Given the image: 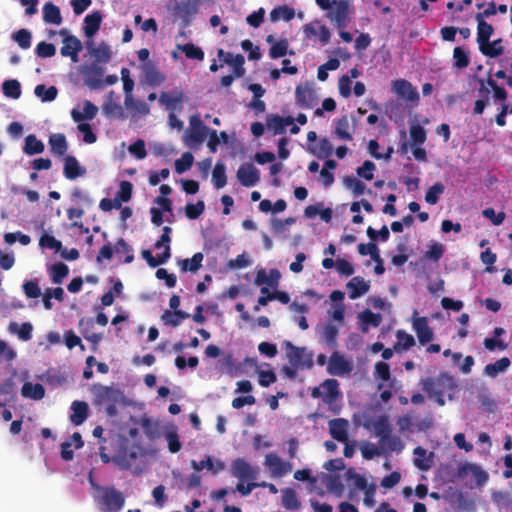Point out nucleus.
<instances>
[{
    "label": "nucleus",
    "mask_w": 512,
    "mask_h": 512,
    "mask_svg": "<svg viewBox=\"0 0 512 512\" xmlns=\"http://www.w3.org/2000/svg\"><path fill=\"white\" fill-rule=\"evenodd\" d=\"M190 315L183 311V310H176V311H170L166 310L162 316V321L171 327H177L181 324V322L187 318H189Z\"/></svg>",
    "instance_id": "c756f323"
},
{
    "label": "nucleus",
    "mask_w": 512,
    "mask_h": 512,
    "mask_svg": "<svg viewBox=\"0 0 512 512\" xmlns=\"http://www.w3.org/2000/svg\"><path fill=\"white\" fill-rule=\"evenodd\" d=\"M453 60H454V67L458 69H463L468 67L470 63L469 55L466 50H464L462 47L457 46L453 50Z\"/></svg>",
    "instance_id": "49530a36"
},
{
    "label": "nucleus",
    "mask_w": 512,
    "mask_h": 512,
    "mask_svg": "<svg viewBox=\"0 0 512 512\" xmlns=\"http://www.w3.org/2000/svg\"><path fill=\"white\" fill-rule=\"evenodd\" d=\"M502 40L496 39L493 42H487L479 46L481 53L487 57L494 58L503 54L504 47L501 45Z\"/></svg>",
    "instance_id": "c9c22d12"
},
{
    "label": "nucleus",
    "mask_w": 512,
    "mask_h": 512,
    "mask_svg": "<svg viewBox=\"0 0 512 512\" xmlns=\"http://www.w3.org/2000/svg\"><path fill=\"white\" fill-rule=\"evenodd\" d=\"M334 134L342 141L353 140V132L350 129V119L348 115H343L334 120Z\"/></svg>",
    "instance_id": "6ab92c4d"
},
{
    "label": "nucleus",
    "mask_w": 512,
    "mask_h": 512,
    "mask_svg": "<svg viewBox=\"0 0 512 512\" xmlns=\"http://www.w3.org/2000/svg\"><path fill=\"white\" fill-rule=\"evenodd\" d=\"M375 377L387 382L390 380L391 373H390V366L383 361H379L375 364Z\"/></svg>",
    "instance_id": "774afa93"
},
{
    "label": "nucleus",
    "mask_w": 512,
    "mask_h": 512,
    "mask_svg": "<svg viewBox=\"0 0 512 512\" xmlns=\"http://www.w3.org/2000/svg\"><path fill=\"white\" fill-rule=\"evenodd\" d=\"M477 22V42L479 46L488 42L494 33L493 26L485 20L475 19Z\"/></svg>",
    "instance_id": "473e14b6"
},
{
    "label": "nucleus",
    "mask_w": 512,
    "mask_h": 512,
    "mask_svg": "<svg viewBox=\"0 0 512 512\" xmlns=\"http://www.w3.org/2000/svg\"><path fill=\"white\" fill-rule=\"evenodd\" d=\"M413 329L420 344L425 345L433 339V331L428 325L426 317H417L413 320Z\"/></svg>",
    "instance_id": "a211bd4d"
},
{
    "label": "nucleus",
    "mask_w": 512,
    "mask_h": 512,
    "mask_svg": "<svg viewBox=\"0 0 512 512\" xmlns=\"http://www.w3.org/2000/svg\"><path fill=\"white\" fill-rule=\"evenodd\" d=\"M102 495L98 497L97 503L103 512H119L125 505L123 493L114 487H99Z\"/></svg>",
    "instance_id": "7ed1b4c3"
},
{
    "label": "nucleus",
    "mask_w": 512,
    "mask_h": 512,
    "mask_svg": "<svg viewBox=\"0 0 512 512\" xmlns=\"http://www.w3.org/2000/svg\"><path fill=\"white\" fill-rule=\"evenodd\" d=\"M113 95L114 92L110 91L104 104L102 105V111L107 117L122 118L124 116L123 108L119 103H116L113 100Z\"/></svg>",
    "instance_id": "a878e982"
},
{
    "label": "nucleus",
    "mask_w": 512,
    "mask_h": 512,
    "mask_svg": "<svg viewBox=\"0 0 512 512\" xmlns=\"http://www.w3.org/2000/svg\"><path fill=\"white\" fill-rule=\"evenodd\" d=\"M397 343L394 346L396 351L408 350L415 345V339L411 334L406 333L404 330H398L396 333Z\"/></svg>",
    "instance_id": "c03bdc74"
},
{
    "label": "nucleus",
    "mask_w": 512,
    "mask_h": 512,
    "mask_svg": "<svg viewBox=\"0 0 512 512\" xmlns=\"http://www.w3.org/2000/svg\"><path fill=\"white\" fill-rule=\"evenodd\" d=\"M294 16V9L287 5L278 6L270 12V19L273 22L279 21L280 19L289 22L294 18Z\"/></svg>",
    "instance_id": "e433bc0d"
},
{
    "label": "nucleus",
    "mask_w": 512,
    "mask_h": 512,
    "mask_svg": "<svg viewBox=\"0 0 512 512\" xmlns=\"http://www.w3.org/2000/svg\"><path fill=\"white\" fill-rule=\"evenodd\" d=\"M380 444L390 451L401 452L404 448L400 437L395 435L382 436V442Z\"/></svg>",
    "instance_id": "864d4df0"
},
{
    "label": "nucleus",
    "mask_w": 512,
    "mask_h": 512,
    "mask_svg": "<svg viewBox=\"0 0 512 512\" xmlns=\"http://www.w3.org/2000/svg\"><path fill=\"white\" fill-rule=\"evenodd\" d=\"M13 39L22 49H28L31 46V33L27 29H20L15 32Z\"/></svg>",
    "instance_id": "680f3d73"
},
{
    "label": "nucleus",
    "mask_w": 512,
    "mask_h": 512,
    "mask_svg": "<svg viewBox=\"0 0 512 512\" xmlns=\"http://www.w3.org/2000/svg\"><path fill=\"white\" fill-rule=\"evenodd\" d=\"M510 364L511 361L508 357H502L494 363L487 364L484 367V374L491 378H495L499 373L507 370Z\"/></svg>",
    "instance_id": "cd10ccee"
},
{
    "label": "nucleus",
    "mask_w": 512,
    "mask_h": 512,
    "mask_svg": "<svg viewBox=\"0 0 512 512\" xmlns=\"http://www.w3.org/2000/svg\"><path fill=\"white\" fill-rule=\"evenodd\" d=\"M410 137L414 144L421 145L426 141V131L420 125H412L410 127Z\"/></svg>",
    "instance_id": "338daca9"
},
{
    "label": "nucleus",
    "mask_w": 512,
    "mask_h": 512,
    "mask_svg": "<svg viewBox=\"0 0 512 512\" xmlns=\"http://www.w3.org/2000/svg\"><path fill=\"white\" fill-rule=\"evenodd\" d=\"M327 490L336 496H342L344 492V485L339 475H327L324 480Z\"/></svg>",
    "instance_id": "a19ab883"
},
{
    "label": "nucleus",
    "mask_w": 512,
    "mask_h": 512,
    "mask_svg": "<svg viewBox=\"0 0 512 512\" xmlns=\"http://www.w3.org/2000/svg\"><path fill=\"white\" fill-rule=\"evenodd\" d=\"M71 409L72 414L70 415V421L75 426L83 424L88 417V404L84 401H74L71 405Z\"/></svg>",
    "instance_id": "b1692460"
},
{
    "label": "nucleus",
    "mask_w": 512,
    "mask_h": 512,
    "mask_svg": "<svg viewBox=\"0 0 512 512\" xmlns=\"http://www.w3.org/2000/svg\"><path fill=\"white\" fill-rule=\"evenodd\" d=\"M43 19L46 23L60 25L62 16L59 7L52 2H47L43 7Z\"/></svg>",
    "instance_id": "c85d7f7f"
},
{
    "label": "nucleus",
    "mask_w": 512,
    "mask_h": 512,
    "mask_svg": "<svg viewBox=\"0 0 512 512\" xmlns=\"http://www.w3.org/2000/svg\"><path fill=\"white\" fill-rule=\"evenodd\" d=\"M85 173L86 170L81 167L78 160L74 156L68 155L64 158L63 174L67 179L74 180L83 176Z\"/></svg>",
    "instance_id": "aec40b11"
},
{
    "label": "nucleus",
    "mask_w": 512,
    "mask_h": 512,
    "mask_svg": "<svg viewBox=\"0 0 512 512\" xmlns=\"http://www.w3.org/2000/svg\"><path fill=\"white\" fill-rule=\"evenodd\" d=\"M189 124L190 127L184 135L186 145L192 147L202 144L209 133V128L203 123L199 115H192Z\"/></svg>",
    "instance_id": "20e7f679"
},
{
    "label": "nucleus",
    "mask_w": 512,
    "mask_h": 512,
    "mask_svg": "<svg viewBox=\"0 0 512 512\" xmlns=\"http://www.w3.org/2000/svg\"><path fill=\"white\" fill-rule=\"evenodd\" d=\"M303 32L308 39H315L319 35V41L322 46L329 43L331 33L329 29L319 23V21L310 22L303 26Z\"/></svg>",
    "instance_id": "ddd939ff"
},
{
    "label": "nucleus",
    "mask_w": 512,
    "mask_h": 512,
    "mask_svg": "<svg viewBox=\"0 0 512 512\" xmlns=\"http://www.w3.org/2000/svg\"><path fill=\"white\" fill-rule=\"evenodd\" d=\"M237 179L244 187H253L260 180L259 170L251 163L242 164L237 171Z\"/></svg>",
    "instance_id": "9b49d317"
},
{
    "label": "nucleus",
    "mask_w": 512,
    "mask_h": 512,
    "mask_svg": "<svg viewBox=\"0 0 512 512\" xmlns=\"http://www.w3.org/2000/svg\"><path fill=\"white\" fill-rule=\"evenodd\" d=\"M45 146L44 143L37 139L34 134H29L25 138V145L23 147V152L27 155H35L40 154L44 151Z\"/></svg>",
    "instance_id": "7c9ffc66"
},
{
    "label": "nucleus",
    "mask_w": 512,
    "mask_h": 512,
    "mask_svg": "<svg viewBox=\"0 0 512 512\" xmlns=\"http://www.w3.org/2000/svg\"><path fill=\"white\" fill-rule=\"evenodd\" d=\"M84 83L90 89L96 90L103 87L104 69L96 63L84 67L83 71Z\"/></svg>",
    "instance_id": "6e6552de"
},
{
    "label": "nucleus",
    "mask_w": 512,
    "mask_h": 512,
    "mask_svg": "<svg viewBox=\"0 0 512 512\" xmlns=\"http://www.w3.org/2000/svg\"><path fill=\"white\" fill-rule=\"evenodd\" d=\"M329 434L340 442L346 443L349 440V421L345 418H335L328 422Z\"/></svg>",
    "instance_id": "9d476101"
},
{
    "label": "nucleus",
    "mask_w": 512,
    "mask_h": 512,
    "mask_svg": "<svg viewBox=\"0 0 512 512\" xmlns=\"http://www.w3.org/2000/svg\"><path fill=\"white\" fill-rule=\"evenodd\" d=\"M283 345L286 350V357L293 368L311 369L313 367L312 352L305 347H297L290 341H284Z\"/></svg>",
    "instance_id": "f03ea898"
},
{
    "label": "nucleus",
    "mask_w": 512,
    "mask_h": 512,
    "mask_svg": "<svg viewBox=\"0 0 512 512\" xmlns=\"http://www.w3.org/2000/svg\"><path fill=\"white\" fill-rule=\"evenodd\" d=\"M178 49H180L188 59H195L199 61L204 59L203 50L192 43L178 45Z\"/></svg>",
    "instance_id": "09e8293b"
},
{
    "label": "nucleus",
    "mask_w": 512,
    "mask_h": 512,
    "mask_svg": "<svg viewBox=\"0 0 512 512\" xmlns=\"http://www.w3.org/2000/svg\"><path fill=\"white\" fill-rule=\"evenodd\" d=\"M393 88L396 94L409 102H417L419 94L415 87L405 79H398L393 82Z\"/></svg>",
    "instance_id": "f3484780"
},
{
    "label": "nucleus",
    "mask_w": 512,
    "mask_h": 512,
    "mask_svg": "<svg viewBox=\"0 0 512 512\" xmlns=\"http://www.w3.org/2000/svg\"><path fill=\"white\" fill-rule=\"evenodd\" d=\"M83 49L82 42L74 35H66L63 39V46L60 53L63 57H70L71 61L76 63L79 61V52Z\"/></svg>",
    "instance_id": "4468645a"
},
{
    "label": "nucleus",
    "mask_w": 512,
    "mask_h": 512,
    "mask_svg": "<svg viewBox=\"0 0 512 512\" xmlns=\"http://www.w3.org/2000/svg\"><path fill=\"white\" fill-rule=\"evenodd\" d=\"M334 6L327 13V17L337 29H344L350 22V3L348 0H333Z\"/></svg>",
    "instance_id": "39448f33"
},
{
    "label": "nucleus",
    "mask_w": 512,
    "mask_h": 512,
    "mask_svg": "<svg viewBox=\"0 0 512 512\" xmlns=\"http://www.w3.org/2000/svg\"><path fill=\"white\" fill-rule=\"evenodd\" d=\"M265 465L270 469L271 476L283 477L292 471V465L283 461L277 454L269 453L265 456Z\"/></svg>",
    "instance_id": "1a4fd4ad"
},
{
    "label": "nucleus",
    "mask_w": 512,
    "mask_h": 512,
    "mask_svg": "<svg viewBox=\"0 0 512 512\" xmlns=\"http://www.w3.org/2000/svg\"><path fill=\"white\" fill-rule=\"evenodd\" d=\"M224 62L233 66V72L237 78L242 77L245 74V69L243 67L245 59L243 55L237 54L233 57L231 53H227V58L224 59Z\"/></svg>",
    "instance_id": "ea45409f"
},
{
    "label": "nucleus",
    "mask_w": 512,
    "mask_h": 512,
    "mask_svg": "<svg viewBox=\"0 0 512 512\" xmlns=\"http://www.w3.org/2000/svg\"><path fill=\"white\" fill-rule=\"evenodd\" d=\"M2 91L6 97L18 99L21 96V85L16 79L6 80L2 84Z\"/></svg>",
    "instance_id": "37998d69"
},
{
    "label": "nucleus",
    "mask_w": 512,
    "mask_h": 512,
    "mask_svg": "<svg viewBox=\"0 0 512 512\" xmlns=\"http://www.w3.org/2000/svg\"><path fill=\"white\" fill-rule=\"evenodd\" d=\"M346 478L354 481V486L359 490H365L370 486L365 476L357 473L353 468H349L346 472Z\"/></svg>",
    "instance_id": "6e6d98bb"
},
{
    "label": "nucleus",
    "mask_w": 512,
    "mask_h": 512,
    "mask_svg": "<svg viewBox=\"0 0 512 512\" xmlns=\"http://www.w3.org/2000/svg\"><path fill=\"white\" fill-rule=\"evenodd\" d=\"M102 14L100 11H93L84 18V34L86 37H93L100 29Z\"/></svg>",
    "instance_id": "5701e85b"
},
{
    "label": "nucleus",
    "mask_w": 512,
    "mask_h": 512,
    "mask_svg": "<svg viewBox=\"0 0 512 512\" xmlns=\"http://www.w3.org/2000/svg\"><path fill=\"white\" fill-rule=\"evenodd\" d=\"M422 390L439 406L445 405L444 394L454 388L453 377L448 373H440L437 377H427L421 380Z\"/></svg>",
    "instance_id": "f257e3e1"
},
{
    "label": "nucleus",
    "mask_w": 512,
    "mask_h": 512,
    "mask_svg": "<svg viewBox=\"0 0 512 512\" xmlns=\"http://www.w3.org/2000/svg\"><path fill=\"white\" fill-rule=\"evenodd\" d=\"M194 157L190 152H185L175 161V171L182 174L189 170L193 165Z\"/></svg>",
    "instance_id": "603ef678"
},
{
    "label": "nucleus",
    "mask_w": 512,
    "mask_h": 512,
    "mask_svg": "<svg viewBox=\"0 0 512 512\" xmlns=\"http://www.w3.org/2000/svg\"><path fill=\"white\" fill-rule=\"evenodd\" d=\"M338 328L333 324H328L322 331V337L325 343L331 347H334L337 342Z\"/></svg>",
    "instance_id": "13d9d810"
},
{
    "label": "nucleus",
    "mask_w": 512,
    "mask_h": 512,
    "mask_svg": "<svg viewBox=\"0 0 512 512\" xmlns=\"http://www.w3.org/2000/svg\"><path fill=\"white\" fill-rule=\"evenodd\" d=\"M98 112V107L93 104L91 101L86 100L83 104V112H80L76 109L71 111L72 119L75 122H80L84 119L92 120L96 117Z\"/></svg>",
    "instance_id": "393cba45"
},
{
    "label": "nucleus",
    "mask_w": 512,
    "mask_h": 512,
    "mask_svg": "<svg viewBox=\"0 0 512 512\" xmlns=\"http://www.w3.org/2000/svg\"><path fill=\"white\" fill-rule=\"evenodd\" d=\"M282 505L288 510H298L301 506L293 488L282 489Z\"/></svg>",
    "instance_id": "72a5a7b5"
},
{
    "label": "nucleus",
    "mask_w": 512,
    "mask_h": 512,
    "mask_svg": "<svg viewBox=\"0 0 512 512\" xmlns=\"http://www.w3.org/2000/svg\"><path fill=\"white\" fill-rule=\"evenodd\" d=\"M165 440L168 443V449L171 453H177L180 451L181 442L179 440V435L175 428H173L165 433Z\"/></svg>",
    "instance_id": "5fc2aeb1"
},
{
    "label": "nucleus",
    "mask_w": 512,
    "mask_h": 512,
    "mask_svg": "<svg viewBox=\"0 0 512 512\" xmlns=\"http://www.w3.org/2000/svg\"><path fill=\"white\" fill-rule=\"evenodd\" d=\"M352 364L338 351H334L328 361L327 372L330 375L342 376L352 371Z\"/></svg>",
    "instance_id": "0eeeda50"
},
{
    "label": "nucleus",
    "mask_w": 512,
    "mask_h": 512,
    "mask_svg": "<svg viewBox=\"0 0 512 512\" xmlns=\"http://www.w3.org/2000/svg\"><path fill=\"white\" fill-rule=\"evenodd\" d=\"M344 185L346 188L352 190L355 197L362 195L365 192L366 185L361 180L353 177L346 176L343 179Z\"/></svg>",
    "instance_id": "de8ad7c7"
},
{
    "label": "nucleus",
    "mask_w": 512,
    "mask_h": 512,
    "mask_svg": "<svg viewBox=\"0 0 512 512\" xmlns=\"http://www.w3.org/2000/svg\"><path fill=\"white\" fill-rule=\"evenodd\" d=\"M346 287L348 290L349 298L354 300L367 293L369 291L370 285L369 282H366L362 277L356 276L347 283Z\"/></svg>",
    "instance_id": "412c9836"
},
{
    "label": "nucleus",
    "mask_w": 512,
    "mask_h": 512,
    "mask_svg": "<svg viewBox=\"0 0 512 512\" xmlns=\"http://www.w3.org/2000/svg\"><path fill=\"white\" fill-rule=\"evenodd\" d=\"M296 103L306 109H311L317 102V97L312 88L307 85H298L295 90Z\"/></svg>",
    "instance_id": "dca6fc26"
},
{
    "label": "nucleus",
    "mask_w": 512,
    "mask_h": 512,
    "mask_svg": "<svg viewBox=\"0 0 512 512\" xmlns=\"http://www.w3.org/2000/svg\"><path fill=\"white\" fill-rule=\"evenodd\" d=\"M68 273V266L62 262L55 263L50 269L51 280L55 284H61L63 279L67 277Z\"/></svg>",
    "instance_id": "a18cd8bd"
},
{
    "label": "nucleus",
    "mask_w": 512,
    "mask_h": 512,
    "mask_svg": "<svg viewBox=\"0 0 512 512\" xmlns=\"http://www.w3.org/2000/svg\"><path fill=\"white\" fill-rule=\"evenodd\" d=\"M204 209H205V204L202 200H199L195 204L188 203L185 206L186 217L191 220L197 219L203 213Z\"/></svg>",
    "instance_id": "bf43d9fd"
},
{
    "label": "nucleus",
    "mask_w": 512,
    "mask_h": 512,
    "mask_svg": "<svg viewBox=\"0 0 512 512\" xmlns=\"http://www.w3.org/2000/svg\"><path fill=\"white\" fill-rule=\"evenodd\" d=\"M115 252L117 254L126 255V258L124 259L125 263H131L134 259L131 246L123 238L118 239V241L116 242Z\"/></svg>",
    "instance_id": "052dcab7"
},
{
    "label": "nucleus",
    "mask_w": 512,
    "mask_h": 512,
    "mask_svg": "<svg viewBox=\"0 0 512 512\" xmlns=\"http://www.w3.org/2000/svg\"><path fill=\"white\" fill-rule=\"evenodd\" d=\"M292 116L282 117L278 114H270L266 117V127L273 131L274 135L284 134L289 125H293Z\"/></svg>",
    "instance_id": "2eb2a0df"
},
{
    "label": "nucleus",
    "mask_w": 512,
    "mask_h": 512,
    "mask_svg": "<svg viewBox=\"0 0 512 512\" xmlns=\"http://www.w3.org/2000/svg\"><path fill=\"white\" fill-rule=\"evenodd\" d=\"M158 100L166 110L170 111V113H173V111L181 110L183 108L184 92L182 90L161 92Z\"/></svg>",
    "instance_id": "f8f14e48"
},
{
    "label": "nucleus",
    "mask_w": 512,
    "mask_h": 512,
    "mask_svg": "<svg viewBox=\"0 0 512 512\" xmlns=\"http://www.w3.org/2000/svg\"><path fill=\"white\" fill-rule=\"evenodd\" d=\"M322 392H323V402L331 405L333 404L339 397V383L335 379H326L321 384Z\"/></svg>",
    "instance_id": "4be33fe9"
},
{
    "label": "nucleus",
    "mask_w": 512,
    "mask_h": 512,
    "mask_svg": "<svg viewBox=\"0 0 512 512\" xmlns=\"http://www.w3.org/2000/svg\"><path fill=\"white\" fill-rule=\"evenodd\" d=\"M288 52V42L286 39H281L274 43L269 51V55L272 59L284 57Z\"/></svg>",
    "instance_id": "4d7b16f0"
},
{
    "label": "nucleus",
    "mask_w": 512,
    "mask_h": 512,
    "mask_svg": "<svg viewBox=\"0 0 512 512\" xmlns=\"http://www.w3.org/2000/svg\"><path fill=\"white\" fill-rule=\"evenodd\" d=\"M21 394L25 398L41 400L45 396V388L40 383L25 382L22 386Z\"/></svg>",
    "instance_id": "bb28decb"
},
{
    "label": "nucleus",
    "mask_w": 512,
    "mask_h": 512,
    "mask_svg": "<svg viewBox=\"0 0 512 512\" xmlns=\"http://www.w3.org/2000/svg\"><path fill=\"white\" fill-rule=\"evenodd\" d=\"M375 169L376 165L372 161L366 160L364 161L362 166L357 169V175L361 178H364L367 181H370L374 177L373 171Z\"/></svg>",
    "instance_id": "0e129e2a"
},
{
    "label": "nucleus",
    "mask_w": 512,
    "mask_h": 512,
    "mask_svg": "<svg viewBox=\"0 0 512 512\" xmlns=\"http://www.w3.org/2000/svg\"><path fill=\"white\" fill-rule=\"evenodd\" d=\"M444 254V246L440 243H434L429 246V249L425 252V258L438 262Z\"/></svg>",
    "instance_id": "69168bd1"
},
{
    "label": "nucleus",
    "mask_w": 512,
    "mask_h": 512,
    "mask_svg": "<svg viewBox=\"0 0 512 512\" xmlns=\"http://www.w3.org/2000/svg\"><path fill=\"white\" fill-rule=\"evenodd\" d=\"M203 254L201 252L195 253L192 258H186L179 262L180 268L182 272H196L202 266Z\"/></svg>",
    "instance_id": "f704fd0d"
},
{
    "label": "nucleus",
    "mask_w": 512,
    "mask_h": 512,
    "mask_svg": "<svg viewBox=\"0 0 512 512\" xmlns=\"http://www.w3.org/2000/svg\"><path fill=\"white\" fill-rule=\"evenodd\" d=\"M49 144H50L52 153H54L55 155H58V156L65 155L67 148H68V144H67V140H66V137L64 134L57 133V134L51 135L49 138Z\"/></svg>",
    "instance_id": "2f4dec72"
},
{
    "label": "nucleus",
    "mask_w": 512,
    "mask_h": 512,
    "mask_svg": "<svg viewBox=\"0 0 512 512\" xmlns=\"http://www.w3.org/2000/svg\"><path fill=\"white\" fill-rule=\"evenodd\" d=\"M34 93L43 102H51L57 97L58 90L55 86L46 87L44 84H39L35 87Z\"/></svg>",
    "instance_id": "79ce46f5"
},
{
    "label": "nucleus",
    "mask_w": 512,
    "mask_h": 512,
    "mask_svg": "<svg viewBox=\"0 0 512 512\" xmlns=\"http://www.w3.org/2000/svg\"><path fill=\"white\" fill-rule=\"evenodd\" d=\"M9 331L11 333H16L20 340L29 341L32 338L33 326L29 322H25L21 325L13 322L9 325Z\"/></svg>",
    "instance_id": "4c0bfd02"
},
{
    "label": "nucleus",
    "mask_w": 512,
    "mask_h": 512,
    "mask_svg": "<svg viewBox=\"0 0 512 512\" xmlns=\"http://www.w3.org/2000/svg\"><path fill=\"white\" fill-rule=\"evenodd\" d=\"M212 180L216 189H221L227 184L226 166L224 163H216L212 172Z\"/></svg>",
    "instance_id": "58836bf2"
},
{
    "label": "nucleus",
    "mask_w": 512,
    "mask_h": 512,
    "mask_svg": "<svg viewBox=\"0 0 512 512\" xmlns=\"http://www.w3.org/2000/svg\"><path fill=\"white\" fill-rule=\"evenodd\" d=\"M259 469L252 466L243 458H236L231 464V475L239 481H255L258 477Z\"/></svg>",
    "instance_id": "423d86ee"
},
{
    "label": "nucleus",
    "mask_w": 512,
    "mask_h": 512,
    "mask_svg": "<svg viewBox=\"0 0 512 512\" xmlns=\"http://www.w3.org/2000/svg\"><path fill=\"white\" fill-rule=\"evenodd\" d=\"M91 54L98 62L107 63L111 59L112 51L107 44L102 43L98 47L93 48Z\"/></svg>",
    "instance_id": "3c124183"
},
{
    "label": "nucleus",
    "mask_w": 512,
    "mask_h": 512,
    "mask_svg": "<svg viewBox=\"0 0 512 512\" xmlns=\"http://www.w3.org/2000/svg\"><path fill=\"white\" fill-rule=\"evenodd\" d=\"M445 191V186L441 182H436L432 185L425 195V201L430 205H435L439 200V195L443 194Z\"/></svg>",
    "instance_id": "8fccbe9b"
},
{
    "label": "nucleus",
    "mask_w": 512,
    "mask_h": 512,
    "mask_svg": "<svg viewBox=\"0 0 512 512\" xmlns=\"http://www.w3.org/2000/svg\"><path fill=\"white\" fill-rule=\"evenodd\" d=\"M36 54L41 58H50L56 54V47L52 43L42 41L36 46Z\"/></svg>",
    "instance_id": "e2e57ef3"
}]
</instances>
